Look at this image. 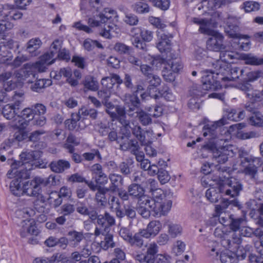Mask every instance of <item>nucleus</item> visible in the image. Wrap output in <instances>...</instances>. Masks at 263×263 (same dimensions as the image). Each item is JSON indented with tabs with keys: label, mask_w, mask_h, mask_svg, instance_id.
Masks as SVG:
<instances>
[{
	"label": "nucleus",
	"mask_w": 263,
	"mask_h": 263,
	"mask_svg": "<svg viewBox=\"0 0 263 263\" xmlns=\"http://www.w3.org/2000/svg\"><path fill=\"white\" fill-rule=\"evenodd\" d=\"M133 127L130 125L129 128L132 129V134L140 142L141 145L150 144L152 143L153 131L151 129H144L138 124H133Z\"/></svg>",
	"instance_id": "obj_14"
},
{
	"label": "nucleus",
	"mask_w": 263,
	"mask_h": 263,
	"mask_svg": "<svg viewBox=\"0 0 263 263\" xmlns=\"http://www.w3.org/2000/svg\"><path fill=\"white\" fill-rule=\"evenodd\" d=\"M133 160L132 159H126L121 162L118 167L120 172L125 176H128L132 172Z\"/></svg>",
	"instance_id": "obj_40"
},
{
	"label": "nucleus",
	"mask_w": 263,
	"mask_h": 263,
	"mask_svg": "<svg viewBox=\"0 0 263 263\" xmlns=\"http://www.w3.org/2000/svg\"><path fill=\"white\" fill-rule=\"evenodd\" d=\"M167 65L174 73H178L183 68L180 59L176 57L172 53H170V58L167 60Z\"/></svg>",
	"instance_id": "obj_31"
},
{
	"label": "nucleus",
	"mask_w": 263,
	"mask_h": 263,
	"mask_svg": "<svg viewBox=\"0 0 263 263\" xmlns=\"http://www.w3.org/2000/svg\"><path fill=\"white\" fill-rule=\"evenodd\" d=\"M115 111L116 117L114 118V119L118 120L126 129H127L130 124L129 121L126 119V114H127V111L125 107H123L117 105L115 108Z\"/></svg>",
	"instance_id": "obj_32"
},
{
	"label": "nucleus",
	"mask_w": 263,
	"mask_h": 263,
	"mask_svg": "<svg viewBox=\"0 0 263 263\" xmlns=\"http://www.w3.org/2000/svg\"><path fill=\"white\" fill-rule=\"evenodd\" d=\"M162 228V224L159 220H152L150 221L146 229H142L147 239L155 237L160 232Z\"/></svg>",
	"instance_id": "obj_26"
},
{
	"label": "nucleus",
	"mask_w": 263,
	"mask_h": 263,
	"mask_svg": "<svg viewBox=\"0 0 263 263\" xmlns=\"http://www.w3.org/2000/svg\"><path fill=\"white\" fill-rule=\"evenodd\" d=\"M104 236L103 240H102L99 245L100 247L104 250H107L109 248H112L115 247V242L113 240V235L109 233V231L102 234Z\"/></svg>",
	"instance_id": "obj_39"
},
{
	"label": "nucleus",
	"mask_w": 263,
	"mask_h": 263,
	"mask_svg": "<svg viewBox=\"0 0 263 263\" xmlns=\"http://www.w3.org/2000/svg\"><path fill=\"white\" fill-rule=\"evenodd\" d=\"M14 178L10 184V190L11 192L15 196H21L25 194L24 190V183L21 184L22 180L24 178L19 177L16 174H13L10 178ZM26 178H25L26 179Z\"/></svg>",
	"instance_id": "obj_23"
},
{
	"label": "nucleus",
	"mask_w": 263,
	"mask_h": 263,
	"mask_svg": "<svg viewBox=\"0 0 263 263\" xmlns=\"http://www.w3.org/2000/svg\"><path fill=\"white\" fill-rule=\"evenodd\" d=\"M51 84L52 81L51 80L41 79L32 83L30 89L34 92H40L43 89L50 86Z\"/></svg>",
	"instance_id": "obj_38"
},
{
	"label": "nucleus",
	"mask_w": 263,
	"mask_h": 263,
	"mask_svg": "<svg viewBox=\"0 0 263 263\" xmlns=\"http://www.w3.org/2000/svg\"><path fill=\"white\" fill-rule=\"evenodd\" d=\"M243 60L245 61V63L252 65H260L263 64V57L261 58H257L255 56L251 54H245L243 56Z\"/></svg>",
	"instance_id": "obj_55"
},
{
	"label": "nucleus",
	"mask_w": 263,
	"mask_h": 263,
	"mask_svg": "<svg viewBox=\"0 0 263 263\" xmlns=\"http://www.w3.org/2000/svg\"><path fill=\"white\" fill-rule=\"evenodd\" d=\"M158 36L159 41L158 42L157 47L161 53L166 52L167 55H170L171 53V40L170 38H172L173 35L171 34H165L161 31L158 32Z\"/></svg>",
	"instance_id": "obj_19"
},
{
	"label": "nucleus",
	"mask_w": 263,
	"mask_h": 263,
	"mask_svg": "<svg viewBox=\"0 0 263 263\" xmlns=\"http://www.w3.org/2000/svg\"><path fill=\"white\" fill-rule=\"evenodd\" d=\"M249 122L252 125L262 127H263V115L259 111L255 112L250 117Z\"/></svg>",
	"instance_id": "obj_52"
},
{
	"label": "nucleus",
	"mask_w": 263,
	"mask_h": 263,
	"mask_svg": "<svg viewBox=\"0 0 263 263\" xmlns=\"http://www.w3.org/2000/svg\"><path fill=\"white\" fill-rule=\"evenodd\" d=\"M159 93L161 97L164 98L166 101H172L175 99L171 90L167 86H164L159 90Z\"/></svg>",
	"instance_id": "obj_64"
},
{
	"label": "nucleus",
	"mask_w": 263,
	"mask_h": 263,
	"mask_svg": "<svg viewBox=\"0 0 263 263\" xmlns=\"http://www.w3.org/2000/svg\"><path fill=\"white\" fill-rule=\"evenodd\" d=\"M252 246L250 245L247 244L245 247L240 245L238 246L236 248V251L235 253L236 257L238 259H244L247 256V253L249 252Z\"/></svg>",
	"instance_id": "obj_47"
},
{
	"label": "nucleus",
	"mask_w": 263,
	"mask_h": 263,
	"mask_svg": "<svg viewBox=\"0 0 263 263\" xmlns=\"http://www.w3.org/2000/svg\"><path fill=\"white\" fill-rule=\"evenodd\" d=\"M223 189L221 184L216 187H210L206 190L205 197L210 202H216L221 198V194H224Z\"/></svg>",
	"instance_id": "obj_27"
},
{
	"label": "nucleus",
	"mask_w": 263,
	"mask_h": 263,
	"mask_svg": "<svg viewBox=\"0 0 263 263\" xmlns=\"http://www.w3.org/2000/svg\"><path fill=\"white\" fill-rule=\"evenodd\" d=\"M46 112V107L41 103H36L31 107L24 109L20 112V126L26 128L31 122L33 125L42 126L46 122V118L43 116Z\"/></svg>",
	"instance_id": "obj_1"
},
{
	"label": "nucleus",
	"mask_w": 263,
	"mask_h": 263,
	"mask_svg": "<svg viewBox=\"0 0 263 263\" xmlns=\"http://www.w3.org/2000/svg\"><path fill=\"white\" fill-rule=\"evenodd\" d=\"M205 147L212 153L213 159L219 163H224L228 161L230 154H232V152L225 147L218 148L212 142L206 144Z\"/></svg>",
	"instance_id": "obj_12"
},
{
	"label": "nucleus",
	"mask_w": 263,
	"mask_h": 263,
	"mask_svg": "<svg viewBox=\"0 0 263 263\" xmlns=\"http://www.w3.org/2000/svg\"><path fill=\"white\" fill-rule=\"evenodd\" d=\"M9 9V5L0 4V33L3 34L13 27V24L9 21V13L7 12Z\"/></svg>",
	"instance_id": "obj_18"
},
{
	"label": "nucleus",
	"mask_w": 263,
	"mask_h": 263,
	"mask_svg": "<svg viewBox=\"0 0 263 263\" xmlns=\"http://www.w3.org/2000/svg\"><path fill=\"white\" fill-rule=\"evenodd\" d=\"M125 107L127 115L132 118L135 117L136 114L142 109L141 105H125Z\"/></svg>",
	"instance_id": "obj_63"
},
{
	"label": "nucleus",
	"mask_w": 263,
	"mask_h": 263,
	"mask_svg": "<svg viewBox=\"0 0 263 263\" xmlns=\"http://www.w3.org/2000/svg\"><path fill=\"white\" fill-rule=\"evenodd\" d=\"M62 45V41L61 40L57 39L55 40L51 45L50 47V51L49 52H46L45 54H51L52 53V59H56V58H54L57 54L60 51L61 49Z\"/></svg>",
	"instance_id": "obj_57"
},
{
	"label": "nucleus",
	"mask_w": 263,
	"mask_h": 263,
	"mask_svg": "<svg viewBox=\"0 0 263 263\" xmlns=\"http://www.w3.org/2000/svg\"><path fill=\"white\" fill-rule=\"evenodd\" d=\"M246 163L242 164L244 167L243 173L249 176L251 179L256 180L258 168L262 165L263 162L260 158H254L253 159L246 158Z\"/></svg>",
	"instance_id": "obj_13"
},
{
	"label": "nucleus",
	"mask_w": 263,
	"mask_h": 263,
	"mask_svg": "<svg viewBox=\"0 0 263 263\" xmlns=\"http://www.w3.org/2000/svg\"><path fill=\"white\" fill-rule=\"evenodd\" d=\"M227 238L220 241L221 245L225 248L234 250L241 243V238L237 234L229 232Z\"/></svg>",
	"instance_id": "obj_21"
},
{
	"label": "nucleus",
	"mask_w": 263,
	"mask_h": 263,
	"mask_svg": "<svg viewBox=\"0 0 263 263\" xmlns=\"http://www.w3.org/2000/svg\"><path fill=\"white\" fill-rule=\"evenodd\" d=\"M153 107H149L147 110L149 112H146L144 111L142 109L136 114L135 118H138L139 122L143 126H147L151 124L152 123V119L151 117V112H152Z\"/></svg>",
	"instance_id": "obj_35"
},
{
	"label": "nucleus",
	"mask_w": 263,
	"mask_h": 263,
	"mask_svg": "<svg viewBox=\"0 0 263 263\" xmlns=\"http://www.w3.org/2000/svg\"><path fill=\"white\" fill-rule=\"evenodd\" d=\"M11 53L7 50H3L0 51V63L9 65L12 60Z\"/></svg>",
	"instance_id": "obj_62"
},
{
	"label": "nucleus",
	"mask_w": 263,
	"mask_h": 263,
	"mask_svg": "<svg viewBox=\"0 0 263 263\" xmlns=\"http://www.w3.org/2000/svg\"><path fill=\"white\" fill-rule=\"evenodd\" d=\"M34 151L22 152L20 155V161H14L11 165V170L7 173L8 178L16 174L19 177L28 178L30 171L34 168L33 161L36 159Z\"/></svg>",
	"instance_id": "obj_2"
},
{
	"label": "nucleus",
	"mask_w": 263,
	"mask_h": 263,
	"mask_svg": "<svg viewBox=\"0 0 263 263\" xmlns=\"http://www.w3.org/2000/svg\"><path fill=\"white\" fill-rule=\"evenodd\" d=\"M238 87L244 92L246 97L249 99L246 104V109L253 114L258 112L255 103L260 100V91L254 89L252 85L248 83L240 84Z\"/></svg>",
	"instance_id": "obj_4"
},
{
	"label": "nucleus",
	"mask_w": 263,
	"mask_h": 263,
	"mask_svg": "<svg viewBox=\"0 0 263 263\" xmlns=\"http://www.w3.org/2000/svg\"><path fill=\"white\" fill-rule=\"evenodd\" d=\"M42 44L39 38L30 39L26 44V51L31 57L37 56L40 53L39 49Z\"/></svg>",
	"instance_id": "obj_29"
},
{
	"label": "nucleus",
	"mask_w": 263,
	"mask_h": 263,
	"mask_svg": "<svg viewBox=\"0 0 263 263\" xmlns=\"http://www.w3.org/2000/svg\"><path fill=\"white\" fill-rule=\"evenodd\" d=\"M219 54V60L213 63L212 65L214 69H216L215 72L217 74L225 73L227 71H229V63L230 60L235 58L234 52L228 50H220Z\"/></svg>",
	"instance_id": "obj_10"
},
{
	"label": "nucleus",
	"mask_w": 263,
	"mask_h": 263,
	"mask_svg": "<svg viewBox=\"0 0 263 263\" xmlns=\"http://www.w3.org/2000/svg\"><path fill=\"white\" fill-rule=\"evenodd\" d=\"M154 203V198H151L147 195H145L138 200L137 205L145 207L152 210L153 204Z\"/></svg>",
	"instance_id": "obj_53"
},
{
	"label": "nucleus",
	"mask_w": 263,
	"mask_h": 263,
	"mask_svg": "<svg viewBox=\"0 0 263 263\" xmlns=\"http://www.w3.org/2000/svg\"><path fill=\"white\" fill-rule=\"evenodd\" d=\"M127 190L130 196L139 200L145 195L144 189L138 183H132L128 186Z\"/></svg>",
	"instance_id": "obj_37"
},
{
	"label": "nucleus",
	"mask_w": 263,
	"mask_h": 263,
	"mask_svg": "<svg viewBox=\"0 0 263 263\" xmlns=\"http://www.w3.org/2000/svg\"><path fill=\"white\" fill-rule=\"evenodd\" d=\"M58 192H51L48 198L49 204L54 208L59 206L62 203V198L59 195Z\"/></svg>",
	"instance_id": "obj_51"
},
{
	"label": "nucleus",
	"mask_w": 263,
	"mask_h": 263,
	"mask_svg": "<svg viewBox=\"0 0 263 263\" xmlns=\"http://www.w3.org/2000/svg\"><path fill=\"white\" fill-rule=\"evenodd\" d=\"M83 84L85 88L91 91H96L99 88L98 81L93 77L90 76H87L85 78Z\"/></svg>",
	"instance_id": "obj_45"
},
{
	"label": "nucleus",
	"mask_w": 263,
	"mask_h": 263,
	"mask_svg": "<svg viewBox=\"0 0 263 263\" xmlns=\"http://www.w3.org/2000/svg\"><path fill=\"white\" fill-rule=\"evenodd\" d=\"M80 120L78 115L76 114H71V119H67L65 121V126L70 130H78L80 126L78 122Z\"/></svg>",
	"instance_id": "obj_46"
},
{
	"label": "nucleus",
	"mask_w": 263,
	"mask_h": 263,
	"mask_svg": "<svg viewBox=\"0 0 263 263\" xmlns=\"http://www.w3.org/2000/svg\"><path fill=\"white\" fill-rule=\"evenodd\" d=\"M244 222L243 218H234L232 217L231 220L229 223V227L232 232L237 234L239 232L240 229L242 227V223Z\"/></svg>",
	"instance_id": "obj_50"
},
{
	"label": "nucleus",
	"mask_w": 263,
	"mask_h": 263,
	"mask_svg": "<svg viewBox=\"0 0 263 263\" xmlns=\"http://www.w3.org/2000/svg\"><path fill=\"white\" fill-rule=\"evenodd\" d=\"M114 49L120 54H129L132 47L122 43H117L114 46Z\"/></svg>",
	"instance_id": "obj_61"
},
{
	"label": "nucleus",
	"mask_w": 263,
	"mask_h": 263,
	"mask_svg": "<svg viewBox=\"0 0 263 263\" xmlns=\"http://www.w3.org/2000/svg\"><path fill=\"white\" fill-rule=\"evenodd\" d=\"M116 12L109 8H105L103 13L99 14L97 16V19L94 18H89L88 24L90 27H102L103 24H105L113 17H116Z\"/></svg>",
	"instance_id": "obj_16"
},
{
	"label": "nucleus",
	"mask_w": 263,
	"mask_h": 263,
	"mask_svg": "<svg viewBox=\"0 0 263 263\" xmlns=\"http://www.w3.org/2000/svg\"><path fill=\"white\" fill-rule=\"evenodd\" d=\"M229 71H227L225 73H218V75H221V77L219 79L223 81H235L237 79L241 81L245 80V70L238 67L230 68L229 66L228 68Z\"/></svg>",
	"instance_id": "obj_17"
},
{
	"label": "nucleus",
	"mask_w": 263,
	"mask_h": 263,
	"mask_svg": "<svg viewBox=\"0 0 263 263\" xmlns=\"http://www.w3.org/2000/svg\"><path fill=\"white\" fill-rule=\"evenodd\" d=\"M67 235L69 236L70 245L72 247H77L80 242L84 239L85 237L83 233L78 232L75 230L70 231L68 232Z\"/></svg>",
	"instance_id": "obj_34"
},
{
	"label": "nucleus",
	"mask_w": 263,
	"mask_h": 263,
	"mask_svg": "<svg viewBox=\"0 0 263 263\" xmlns=\"http://www.w3.org/2000/svg\"><path fill=\"white\" fill-rule=\"evenodd\" d=\"M110 184L107 189L111 193L116 192L123 184V178L120 175L110 174L108 176Z\"/></svg>",
	"instance_id": "obj_30"
},
{
	"label": "nucleus",
	"mask_w": 263,
	"mask_h": 263,
	"mask_svg": "<svg viewBox=\"0 0 263 263\" xmlns=\"http://www.w3.org/2000/svg\"><path fill=\"white\" fill-rule=\"evenodd\" d=\"M227 123V119L223 117L213 123L205 125L203 127L204 130L203 134V136L206 137L208 135H210L212 138L216 137L217 136V129Z\"/></svg>",
	"instance_id": "obj_22"
},
{
	"label": "nucleus",
	"mask_w": 263,
	"mask_h": 263,
	"mask_svg": "<svg viewBox=\"0 0 263 263\" xmlns=\"http://www.w3.org/2000/svg\"><path fill=\"white\" fill-rule=\"evenodd\" d=\"M96 224L97 226L95 228L94 235L98 237L109 231L110 227L115 224V220L113 216L106 212L104 215H99Z\"/></svg>",
	"instance_id": "obj_9"
},
{
	"label": "nucleus",
	"mask_w": 263,
	"mask_h": 263,
	"mask_svg": "<svg viewBox=\"0 0 263 263\" xmlns=\"http://www.w3.org/2000/svg\"><path fill=\"white\" fill-rule=\"evenodd\" d=\"M211 19L198 17H194L192 20L194 23L200 25L199 31L201 33L211 35L206 42L207 48L210 50L219 51L223 48V37L211 28Z\"/></svg>",
	"instance_id": "obj_3"
},
{
	"label": "nucleus",
	"mask_w": 263,
	"mask_h": 263,
	"mask_svg": "<svg viewBox=\"0 0 263 263\" xmlns=\"http://www.w3.org/2000/svg\"><path fill=\"white\" fill-rule=\"evenodd\" d=\"M125 105H141V102L136 93H126L123 100Z\"/></svg>",
	"instance_id": "obj_54"
},
{
	"label": "nucleus",
	"mask_w": 263,
	"mask_h": 263,
	"mask_svg": "<svg viewBox=\"0 0 263 263\" xmlns=\"http://www.w3.org/2000/svg\"><path fill=\"white\" fill-rule=\"evenodd\" d=\"M168 233L174 238L180 235L182 231L180 225L173 223L168 224Z\"/></svg>",
	"instance_id": "obj_56"
},
{
	"label": "nucleus",
	"mask_w": 263,
	"mask_h": 263,
	"mask_svg": "<svg viewBox=\"0 0 263 263\" xmlns=\"http://www.w3.org/2000/svg\"><path fill=\"white\" fill-rule=\"evenodd\" d=\"M83 46L88 51L93 50L95 47H97L99 48H103V46L101 43L97 41L92 40L90 39H87L84 41Z\"/></svg>",
	"instance_id": "obj_59"
},
{
	"label": "nucleus",
	"mask_w": 263,
	"mask_h": 263,
	"mask_svg": "<svg viewBox=\"0 0 263 263\" xmlns=\"http://www.w3.org/2000/svg\"><path fill=\"white\" fill-rule=\"evenodd\" d=\"M143 238L147 239V236L143 230L141 229L136 233L134 236H132L128 243L132 247L141 248L144 246Z\"/></svg>",
	"instance_id": "obj_33"
},
{
	"label": "nucleus",
	"mask_w": 263,
	"mask_h": 263,
	"mask_svg": "<svg viewBox=\"0 0 263 263\" xmlns=\"http://www.w3.org/2000/svg\"><path fill=\"white\" fill-rule=\"evenodd\" d=\"M96 156L99 160H102V156L98 149H92L90 152L84 153L82 155L83 159L86 161H92Z\"/></svg>",
	"instance_id": "obj_58"
},
{
	"label": "nucleus",
	"mask_w": 263,
	"mask_h": 263,
	"mask_svg": "<svg viewBox=\"0 0 263 263\" xmlns=\"http://www.w3.org/2000/svg\"><path fill=\"white\" fill-rule=\"evenodd\" d=\"M214 70H205L202 71L201 82L202 88L206 90H216L221 88L219 78L221 75L217 74Z\"/></svg>",
	"instance_id": "obj_6"
},
{
	"label": "nucleus",
	"mask_w": 263,
	"mask_h": 263,
	"mask_svg": "<svg viewBox=\"0 0 263 263\" xmlns=\"http://www.w3.org/2000/svg\"><path fill=\"white\" fill-rule=\"evenodd\" d=\"M117 29V26L114 24L111 25L105 24L103 25V28L99 31V34L106 39H110L114 36L113 34Z\"/></svg>",
	"instance_id": "obj_41"
},
{
	"label": "nucleus",
	"mask_w": 263,
	"mask_h": 263,
	"mask_svg": "<svg viewBox=\"0 0 263 263\" xmlns=\"http://www.w3.org/2000/svg\"><path fill=\"white\" fill-rule=\"evenodd\" d=\"M219 259L221 263H237V258L234 252L226 251L220 253Z\"/></svg>",
	"instance_id": "obj_44"
},
{
	"label": "nucleus",
	"mask_w": 263,
	"mask_h": 263,
	"mask_svg": "<svg viewBox=\"0 0 263 263\" xmlns=\"http://www.w3.org/2000/svg\"><path fill=\"white\" fill-rule=\"evenodd\" d=\"M24 96L22 92H15L13 96V103L5 105L2 110V114L5 118L11 120L16 115H19L21 105L24 100Z\"/></svg>",
	"instance_id": "obj_5"
},
{
	"label": "nucleus",
	"mask_w": 263,
	"mask_h": 263,
	"mask_svg": "<svg viewBox=\"0 0 263 263\" xmlns=\"http://www.w3.org/2000/svg\"><path fill=\"white\" fill-rule=\"evenodd\" d=\"M259 230L256 229L255 231L249 227H242L239 232L237 234L238 236L241 238V236L251 237L254 235H256Z\"/></svg>",
	"instance_id": "obj_60"
},
{
	"label": "nucleus",
	"mask_w": 263,
	"mask_h": 263,
	"mask_svg": "<svg viewBox=\"0 0 263 263\" xmlns=\"http://www.w3.org/2000/svg\"><path fill=\"white\" fill-rule=\"evenodd\" d=\"M142 30L139 27H134L130 30L131 35L133 36L132 39L133 45L137 49L142 50L143 51L147 50L146 44L139 38V35L141 36Z\"/></svg>",
	"instance_id": "obj_25"
},
{
	"label": "nucleus",
	"mask_w": 263,
	"mask_h": 263,
	"mask_svg": "<svg viewBox=\"0 0 263 263\" xmlns=\"http://www.w3.org/2000/svg\"><path fill=\"white\" fill-rule=\"evenodd\" d=\"M158 252V246L155 243H151L147 249L146 254L147 263H151L156 258L157 253Z\"/></svg>",
	"instance_id": "obj_48"
},
{
	"label": "nucleus",
	"mask_w": 263,
	"mask_h": 263,
	"mask_svg": "<svg viewBox=\"0 0 263 263\" xmlns=\"http://www.w3.org/2000/svg\"><path fill=\"white\" fill-rule=\"evenodd\" d=\"M130 133H127V135L122 136L120 137V140H118V144H119L120 149L122 151H128L134 139H129Z\"/></svg>",
	"instance_id": "obj_49"
},
{
	"label": "nucleus",
	"mask_w": 263,
	"mask_h": 263,
	"mask_svg": "<svg viewBox=\"0 0 263 263\" xmlns=\"http://www.w3.org/2000/svg\"><path fill=\"white\" fill-rule=\"evenodd\" d=\"M47 184V181L45 178L35 177L33 179L24 183L25 194L30 197H37L41 193L42 186H45Z\"/></svg>",
	"instance_id": "obj_8"
},
{
	"label": "nucleus",
	"mask_w": 263,
	"mask_h": 263,
	"mask_svg": "<svg viewBox=\"0 0 263 263\" xmlns=\"http://www.w3.org/2000/svg\"><path fill=\"white\" fill-rule=\"evenodd\" d=\"M109 191L105 187H99L95 195V201L99 205L105 206L108 202L106 196V193Z\"/></svg>",
	"instance_id": "obj_36"
},
{
	"label": "nucleus",
	"mask_w": 263,
	"mask_h": 263,
	"mask_svg": "<svg viewBox=\"0 0 263 263\" xmlns=\"http://www.w3.org/2000/svg\"><path fill=\"white\" fill-rule=\"evenodd\" d=\"M155 194H153L154 203L153 204L152 211L154 212V216L159 217L168 213L172 207V202L167 200L163 194L158 196Z\"/></svg>",
	"instance_id": "obj_7"
},
{
	"label": "nucleus",
	"mask_w": 263,
	"mask_h": 263,
	"mask_svg": "<svg viewBox=\"0 0 263 263\" xmlns=\"http://www.w3.org/2000/svg\"><path fill=\"white\" fill-rule=\"evenodd\" d=\"M55 59H52V54H44L42 55L38 61L35 63H28L24 66L27 72H32L33 70H37L42 72L46 71L47 66L53 64Z\"/></svg>",
	"instance_id": "obj_11"
},
{
	"label": "nucleus",
	"mask_w": 263,
	"mask_h": 263,
	"mask_svg": "<svg viewBox=\"0 0 263 263\" xmlns=\"http://www.w3.org/2000/svg\"><path fill=\"white\" fill-rule=\"evenodd\" d=\"M0 44L3 50H7L6 48L10 49L14 47H18V44L11 39H7L3 33H0Z\"/></svg>",
	"instance_id": "obj_42"
},
{
	"label": "nucleus",
	"mask_w": 263,
	"mask_h": 263,
	"mask_svg": "<svg viewBox=\"0 0 263 263\" xmlns=\"http://www.w3.org/2000/svg\"><path fill=\"white\" fill-rule=\"evenodd\" d=\"M224 194L231 197L238 196L242 190L243 185L240 180L235 178H230L227 183L221 184Z\"/></svg>",
	"instance_id": "obj_15"
},
{
	"label": "nucleus",
	"mask_w": 263,
	"mask_h": 263,
	"mask_svg": "<svg viewBox=\"0 0 263 263\" xmlns=\"http://www.w3.org/2000/svg\"><path fill=\"white\" fill-rule=\"evenodd\" d=\"M22 118H20V116H18V123L16 125L17 126L18 130L15 132L13 135V139L15 140L20 142L28 139V133L26 132L24 129L26 128H21L20 126Z\"/></svg>",
	"instance_id": "obj_43"
},
{
	"label": "nucleus",
	"mask_w": 263,
	"mask_h": 263,
	"mask_svg": "<svg viewBox=\"0 0 263 263\" xmlns=\"http://www.w3.org/2000/svg\"><path fill=\"white\" fill-rule=\"evenodd\" d=\"M122 83L123 80L115 73H111L109 77L103 78L101 80L103 88L109 90L111 92L114 90V87L115 85L118 87Z\"/></svg>",
	"instance_id": "obj_20"
},
{
	"label": "nucleus",
	"mask_w": 263,
	"mask_h": 263,
	"mask_svg": "<svg viewBox=\"0 0 263 263\" xmlns=\"http://www.w3.org/2000/svg\"><path fill=\"white\" fill-rule=\"evenodd\" d=\"M45 245L49 248L58 246L61 249H65L68 244V239L65 237L57 238L53 236L49 237L44 241Z\"/></svg>",
	"instance_id": "obj_24"
},
{
	"label": "nucleus",
	"mask_w": 263,
	"mask_h": 263,
	"mask_svg": "<svg viewBox=\"0 0 263 263\" xmlns=\"http://www.w3.org/2000/svg\"><path fill=\"white\" fill-rule=\"evenodd\" d=\"M50 170L56 173H62L65 170L70 168V162L66 160L59 159L52 161L49 165Z\"/></svg>",
	"instance_id": "obj_28"
}]
</instances>
